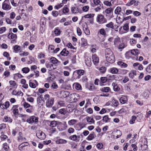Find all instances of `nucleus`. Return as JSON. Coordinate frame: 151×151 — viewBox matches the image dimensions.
Returning <instances> with one entry per match:
<instances>
[{
    "instance_id": "obj_27",
    "label": "nucleus",
    "mask_w": 151,
    "mask_h": 151,
    "mask_svg": "<svg viewBox=\"0 0 151 151\" xmlns=\"http://www.w3.org/2000/svg\"><path fill=\"white\" fill-rule=\"evenodd\" d=\"M116 78V76L114 75L109 76L108 78V80L109 82H111Z\"/></svg>"
},
{
    "instance_id": "obj_31",
    "label": "nucleus",
    "mask_w": 151,
    "mask_h": 151,
    "mask_svg": "<svg viewBox=\"0 0 151 151\" xmlns=\"http://www.w3.org/2000/svg\"><path fill=\"white\" fill-rule=\"evenodd\" d=\"M114 23L112 22H111L109 23L106 24V26L107 27L110 28L111 29H113L114 28Z\"/></svg>"
},
{
    "instance_id": "obj_44",
    "label": "nucleus",
    "mask_w": 151,
    "mask_h": 151,
    "mask_svg": "<svg viewBox=\"0 0 151 151\" xmlns=\"http://www.w3.org/2000/svg\"><path fill=\"white\" fill-rule=\"evenodd\" d=\"M137 2V1L135 0H131L129 3H128L126 4V5L128 6H130L131 5L134 4V5H136L135 3Z\"/></svg>"
},
{
    "instance_id": "obj_38",
    "label": "nucleus",
    "mask_w": 151,
    "mask_h": 151,
    "mask_svg": "<svg viewBox=\"0 0 151 151\" xmlns=\"http://www.w3.org/2000/svg\"><path fill=\"white\" fill-rule=\"evenodd\" d=\"M31 117L32 119V121H33V123L34 122H38V118L37 117L34 116H31Z\"/></svg>"
},
{
    "instance_id": "obj_22",
    "label": "nucleus",
    "mask_w": 151,
    "mask_h": 151,
    "mask_svg": "<svg viewBox=\"0 0 151 151\" xmlns=\"http://www.w3.org/2000/svg\"><path fill=\"white\" fill-rule=\"evenodd\" d=\"M69 138L70 139L76 142H78L79 141V139L77 138V136L76 135L71 136Z\"/></svg>"
},
{
    "instance_id": "obj_12",
    "label": "nucleus",
    "mask_w": 151,
    "mask_h": 151,
    "mask_svg": "<svg viewBox=\"0 0 151 151\" xmlns=\"http://www.w3.org/2000/svg\"><path fill=\"white\" fill-rule=\"evenodd\" d=\"M136 75V71L134 70L131 71L129 73V77L132 78H133L134 76Z\"/></svg>"
},
{
    "instance_id": "obj_41",
    "label": "nucleus",
    "mask_w": 151,
    "mask_h": 151,
    "mask_svg": "<svg viewBox=\"0 0 151 151\" xmlns=\"http://www.w3.org/2000/svg\"><path fill=\"white\" fill-rule=\"evenodd\" d=\"M100 80L102 83H105L107 81L108 79L106 77H103L101 78Z\"/></svg>"
},
{
    "instance_id": "obj_60",
    "label": "nucleus",
    "mask_w": 151,
    "mask_h": 151,
    "mask_svg": "<svg viewBox=\"0 0 151 151\" xmlns=\"http://www.w3.org/2000/svg\"><path fill=\"white\" fill-rule=\"evenodd\" d=\"M124 45L123 44H121L119 45L118 48L119 49H121L120 51H121L124 48Z\"/></svg>"
},
{
    "instance_id": "obj_10",
    "label": "nucleus",
    "mask_w": 151,
    "mask_h": 151,
    "mask_svg": "<svg viewBox=\"0 0 151 151\" xmlns=\"http://www.w3.org/2000/svg\"><path fill=\"white\" fill-rule=\"evenodd\" d=\"M60 94L62 98H65L68 96L69 92L68 91H60Z\"/></svg>"
},
{
    "instance_id": "obj_45",
    "label": "nucleus",
    "mask_w": 151,
    "mask_h": 151,
    "mask_svg": "<svg viewBox=\"0 0 151 151\" xmlns=\"http://www.w3.org/2000/svg\"><path fill=\"white\" fill-rule=\"evenodd\" d=\"M138 51L137 49H133L131 50V53L134 55H137L138 54Z\"/></svg>"
},
{
    "instance_id": "obj_42",
    "label": "nucleus",
    "mask_w": 151,
    "mask_h": 151,
    "mask_svg": "<svg viewBox=\"0 0 151 151\" xmlns=\"http://www.w3.org/2000/svg\"><path fill=\"white\" fill-rule=\"evenodd\" d=\"M3 55L7 58V59L10 60H11V58L9 57V55L8 52H4Z\"/></svg>"
},
{
    "instance_id": "obj_30",
    "label": "nucleus",
    "mask_w": 151,
    "mask_h": 151,
    "mask_svg": "<svg viewBox=\"0 0 151 151\" xmlns=\"http://www.w3.org/2000/svg\"><path fill=\"white\" fill-rule=\"evenodd\" d=\"M44 98L41 96L38 97L37 99V103L38 104H40L41 101H43Z\"/></svg>"
},
{
    "instance_id": "obj_11",
    "label": "nucleus",
    "mask_w": 151,
    "mask_h": 151,
    "mask_svg": "<svg viewBox=\"0 0 151 151\" xmlns=\"http://www.w3.org/2000/svg\"><path fill=\"white\" fill-rule=\"evenodd\" d=\"M8 38L9 39H14L13 41H14L17 38V36L16 34H14L12 33H9L8 36Z\"/></svg>"
},
{
    "instance_id": "obj_1",
    "label": "nucleus",
    "mask_w": 151,
    "mask_h": 151,
    "mask_svg": "<svg viewBox=\"0 0 151 151\" xmlns=\"http://www.w3.org/2000/svg\"><path fill=\"white\" fill-rule=\"evenodd\" d=\"M57 125H58V127H63V128H62L60 129V130H63L66 129L67 127L65 122H64L63 123H62L61 122H57L55 121H52L50 122V126L51 127H55Z\"/></svg>"
},
{
    "instance_id": "obj_43",
    "label": "nucleus",
    "mask_w": 151,
    "mask_h": 151,
    "mask_svg": "<svg viewBox=\"0 0 151 151\" xmlns=\"http://www.w3.org/2000/svg\"><path fill=\"white\" fill-rule=\"evenodd\" d=\"M111 1H109V0H106L104 2V4L107 6H111Z\"/></svg>"
},
{
    "instance_id": "obj_40",
    "label": "nucleus",
    "mask_w": 151,
    "mask_h": 151,
    "mask_svg": "<svg viewBox=\"0 0 151 151\" xmlns=\"http://www.w3.org/2000/svg\"><path fill=\"white\" fill-rule=\"evenodd\" d=\"M99 6L95 8L94 9V10L96 12H98L100 10H101V9L103 8V4H101V5H99Z\"/></svg>"
},
{
    "instance_id": "obj_62",
    "label": "nucleus",
    "mask_w": 151,
    "mask_h": 151,
    "mask_svg": "<svg viewBox=\"0 0 151 151\" xmlns=\"http://www.w3.org/2000/svg\"><path fill=\"white\" fill-rule=\"evenodd\" d=\"M77 32L78 35L79 36H80L82 34V32L81 29H80V28L78 27L77 28Z\"/></svg>"
},
{
    "instance_id": "obj_6",
    "label": "nucleus",
    "mask_w": 151,
    "mask_h": 151,
    "mask_svg": "<svg viewBox=\"0 0 151 151\" xmlns=\"http://www.w3.org/2000/svg\"><path fill=\"white\" fill-rule=\"evenodd\" d=\"M36 135L38 138L41 139H43L45 138V134L42 132L39 131L37 133Z\"/></svg>"
},
{
    "instance_id": "obj_39",
    "label": "nucleus",
    "mask_w": 151,
    "mask_h": 151,
    "mask_svg": "<svg viewBox=\"0 0 151 151\" xmlns=\"http://www.w3.org/2000/svg\"><path fill=\"white\" fill-rule=\"evenodd\" d=\"M121 11V8L120 7L118 6L115 9L114 12L116 14H119V13Z\"/></svg>"
},
{
    "instance_id": "obj_54",
    "label": "nucleus",
    "mask_w": 151,
    "mask_h": 151,
    "mask_svg": "<svg viewBox=\"0 0 151 151\" xmlns=\"http://www.w3.org/2000/svg\"><path fill=\"white\" fill-rule=\"evenodd\" d=\"M69 11L68 9L65 6L63 7V12L64 14L68 12Z\"/></svg>"
},
{
    "instance_id": "obj_28",
    "label": "nucleus",
    "mask_w": 151,
    "mask_h": 151,
    "mask_svg": "<svg viewBox=\"0 0 151 151\" xmlns=\"http://www.w3.org/2000/svg\"><path fill=\"white\" fill-rule=\"evenodd\" d=\"M77 122V120L76 119H71L68 122V124L70 125H73Z\"/></svg>"
},
{
    "instance_id": "obj_5",
    "label": "nucleus",
    "mask_w": 151,
    "mask_h": 151,
    "mask_svg": "<svg viewBox=\"0 0 151 151\" xmlns=\"http://www.w3.org/2000/svg\"><path fill=\"white\" fill-rule=\"evenodd\" d=\"M105 57L107 61L110 63H113L115 61V58L114 55L108 56L107 55Z\"/></svg>"
},
{
    "instance_id": "obj_19",
    "label": "nucleus",
    "mask_w": 151,
    "mask_h": 151,
    "mask_svg": "<svg viewBox=\"0 0 151 151\" xmlns=\"http://www.w3.org/2000/svg\"><path fill=\"white\" fill-rule=\"evenodd\" d=\"M69 53V51L65 48L60 53V54L63 56H67Z\"/></svg>"
},
{
    "instance_id": "obj_4",
    "label": "nucleus",
    "mask_w": 151,
    "mask_h": 151,
    "mask_svg": "<svg viewBox=\"0 0 151 151\" xmlns=\"http://www.w3.org/2000/svg\"><path fill=\"white\" fill-rule=\"evenodd\" d=\"M54 103V99L51 98L48 99L46 103V105L47 107L48 108L51 107Z\"/></svg>"
},
{
    "instance_id": "obj_29",
    "label": "nucleus",
    "mask_w": 151,
    "mask_h": 151,
    "mask_svg": "<svg viewBox=\"0 0 151 151\" xmlns=\"http://www.w3.org/2000/svg\"><path fill=\"white\" fill-rule=\"evenodd\" d=\"M58 144H65L67 142V141L65 139H60L56 141Z\"/></svg>"
},
{
    "instance_id": "obj_21",
    "label": "nucleus",
    "mask_w": 151,
    "mask_h": 151,
    "mask_svg": "<svg viewBox=\"0 0 151 151\" xmlns=\"http://www.w3.org/2000/svg\"><path fill=\"white\" fill-rule=\"evenodd\" d=\"M86 120L90 124H94L95 123V121L93 118H92L91 117H87L86 118Z\"/></svg>"
},
{
    "instance_id": "obj_36",
    "label": "nucleus",
    "mask_w": 151,
    "mask_h": 151,
    "mask_svg": "<svg viewBox=\"0 0 151 151\" xmlns=\"http://www.w3.org/2000/svg\"><path fill=\"white\" fill-rule=\"evenodd\" d=\"M22 70L23 72V73H27L29 71L30 69L28 67H25L23 68L22 69Z\"/></svg>"
},
{
    "instance_id": "obj_18",
    "label": "nucleus",
    "mask_w": 151,
    "mask_h": 151,
    "mask_svg": "<svg viewBox=\"0 0 151 151\" xmlns=\"http://www.w3.org/2000/svg\"><path fill=\"white\" fill-rule=\"evenodd\" d=\"M117 64L120 66L121 68H126L127 66V64L122 61L118 62Z\"/></svg>"
},
{
    "instance_id": "obj_49",
    "label": "nucleus",
    "mask_w": 151,
    "mask_h": 151,
    "mask_svg": "<svg viewBox=\"0 0 151 151\" xmlns=\"http://www.w3.org/2000/svg\"><path fill=\"white\" fill-rule=\"evenodd\" d=\"M136 119V117L135 116H132V119L129 121L130 123V124H133L134 123Z\"/></svg>"
},
{
    "instance_id": "obj_55",
    "label": "nucleus",
    "mask_w": 151,
    "mask_h": 151,
    "mask_svg": "<svg viewBox=\"0 0 151 151\" xmlns=\"http://www.w3.org/2000/svg\"><path fill=\"white\" fill-rule=\"evenodd\" d=\"M77 9L76 7H73L71 8V11L73 13H76L78 12Z\"/></svg>"
},
{
    "instance_id": "obj_61",
    "label": "nucleus",
    "mask_w": 151,
    "mask_h": 151,
    "mask_svg": "<svg viewBox=\"0 0 151 151\" xmlns=\"http://www.w3.org/2000/svg\"><path fill=\"white\" fill-rule=\"evenodd\" d=\"M4 149L6 151H7L9 148V146L7 145L6 143L4 144Z\"/></svg>"
},
{
    "instance_id": "obj_51",
    "label": "nucleus",
    "mask_w": 151,
    "mask_h": 151,
    "mask_svg": "<svg viewBox=\"0 0 151 151\" xmlns=\"http://www.w3.org/2000/svg\"><path fill=\"white\" fill-rule=\"evenodd\" d=\"M58 14V12L57 11H53L52 12V15L54 17H57Z\"/></svg>"
},
{
    "instance_id": "obj_26",
    "label": "nucleus",
    "mask_w": 151,
    "mask_h": 151,
    "mask_svg": "<svg viewBox=\"0 0 151 151\" xmlns=\"http://www.w3.org/2000/svg\"><path fill=\"white\" fill-rule=\"evenodd\" d=\"M110 90L109 87H104L100 89V91L103 92H108Z\"/></svg>"
},
{
    "instance_id": "obj_64",
    "label": "nucleus",
    "mask_w": 151,
    "mask_h": 151,
    "mask_svg": "<svg viewBox=\"0 0 151 151\" xmlns=\"http://www.w3.org/2000/svg\"><path fill=\"white\" fill-rule=\"evenodd\" d=\"M51 88L53 89H56L58 87V85L55 83H53L50 87Z\"/></svg>"
},
{
    "instance_id": "obj_20",
    "label": "nucleus",
    "mask_w": 151,
    "mask_h": 151,
    "mask_svg": "<svg viewBox=\"0 0 151 151\" xmlns=\"http://www.w3.org/2000/svg\"><path fill=\"white\" fill-rule=\"evenodd\" d=\"M91 1H93L94 3L93 6H95L97 5H101V4H103L100 0H91Z\"/></svg>"
},
{
    "instance_id": "obj_58",
    "label": "nucleus",
    "mask_w": 151,
    "mask_h": 151,
    "mask_svg": "<svg viewBox=\"0 0 151 151\" xmlns=\"http://www.w3.org/2000/svg\"><path fill=\"white\" fill-rule=\"evenodd\" d=\"M47 91V90L45 88H40L38 89L39 92L41 93H44L45 91Z\"/></svg>"
},
{
    "instance_id": "obj_53",
    "label": "nucleus",
    "mask_w": 151,
    "mask_h": 151,
    "mask_svg": "<svg viewBox=\"0 0 151 151\" xmlns=\"http://www.w3.org/2000/svg\"><path fill=\"white\" fill-rule=\"evenodd\" d=\"M63 5V3H61L55 6L54 7V8L56 9H58L59 8L62 7Z\"/></svg>"
},
{
    "instance_id": "obj_34",
    "label": "nucleus",
    "mask_w": 151,
    "mask_h": 151,
    "mask_svg": "<svg viewBox=\"0 0 151 151\" xmlns=\"http://www.w3.org/2000/svg\"><path fill=\"white\" fill-rule=\"evenodd\" d=\"M145 11L149 12L151 13V4H148L145 9Z\"/></svg>"
},
{
    "instance_id": "obj_48",
    "label": "nucleus",
    "mask_w": 151,
    "mask_h": 151,
    "mask_svg": "<svg viewBox=\"0 0 151 151\" xmlns=\"http://www.w3.org/2000/svg\"><path fill=\"white\" fill-rule=\"evenodd\" d=\"M109 119H110L108 117V116L106 115L103 117L102 120L105 122H107Z\"/></svg>"
},
{
    "instance_id": "obj_2",
    "label": "nucleus",
    "mask_w": 151,
    "mask_h": 151,
    "mask_svg": "<svg viewBox=\"0 0 151 151\" xmlns=\"http://www.w3.org/2000/svg\"><path fill=\"white\" fill-rule=\"evenodd\" d=\"M97 22L99 24H103L107 22V19L101 14H98L97 16Z\"/></svg>"
},
{
    "instance_id": "obj_37",
    "label": "nucleus",
    "mask_w": 151,
    "mask_h": 151,
    "mask_svg": "<svg viewBox=\"0 0 151 151\" xmlns=\"http://www.w3.org/2000/svg\"><path fill=\"white\" fill-rule=\"evenodd\" d=\"M59 112L61 114L65 115L66 113V111L65 109H61L59 110Z\"/></svg>"
},
{
    "instance_id": "obj_3",
    "label": "nucleus",
    "mask_w": 151,
    "mask_h": 151,
    "mask_svg": "<svg viewBox=\"0 0 151 151\" xmlns=\"http://www.w3.org/2000/svg\"><path fill=\"white\" fill-rule=\"evenodd\" d=\"M9 1V0H5L3 3L2 6V8L3 9L8 10L11 9V6L6 3H7Z\"/></svg>"
},
{
    "instance_id": "obj_50",
    "label": "nucleus",
    "mask_w": 151,
    "mask_h": 151,
    "mask_svg": "<svg viewBox=\"0 0 151 151\" xmlns=\"http://www.w3.org/2000/svg\"><path fill=\"white\" fill-rule=\"evenodd\" d=\"M100 34L103 35L105 36L106 35V32L104 29H101L99 30Z\"/></svg>"
},
{
    "instance_id": "obj_23",
    "label": "nucleus",
    "mask_w": 151,
    "mask_h": 151,
    "mask_svg": "<svg viewBox=\"0 0 151 151\" xmlns=\"http://www.w3.org/2000/svg\"><path fill=\"white\" fill-rule=\"evenodd\" d=\"M99 70L101 73L104 74L106 72V67L104 66H102L100 68Z\"/></svg>"
},
{
    "instance_id": "obj_24",
    "label": "nucleus",
    "mask_w": 151,
    "mask_h": 151,
    "mask_svg": "<svg viewBox=\"0 0 151 151\" xmlns=\"http://www.w3.org/2000/svg\"><path fill=\"white\" fill-rule=\"evenodd\" d=\"M127 100V98L125 96L122 97L119 99L120 102L122 104L125 103L126 102Z\"/></svg>"
},
{
    "instance_id": "obj_13",
    "label": "nucleus",
    "mask_w": 151,
    "mask_h": 151,
    "mask_svg": "<svg viewBox=\"0 0 151 151\" xmlns=\"http://www.w3.org/2000/svg\"><path fill=\"white\" fill-rule=\"evenodd\" d=\"M114 55L113 54V53L111 51L110 49L109 48H107L105 50V57H106L109 56H111L112 55Z\"/></svg>"
},
{
    "instance_id": "obj_8",
    "label": "nucleus",
    "mask_w": 151,
    "mask_h": 151,
    "mask_svg": "<svg viewBox=\"0 0 151 151\" xmlns=\"http://www.w3.org/2000/svg\"><path fill=\"white\" fill-rule=\"evenodd\" d=\"M19 105H18L13 106L12 108L13 110V113L14 115H16L18 114L19 111L18 108V107Z\"/></svg>"
},
{
    "instance_id": "obj_15",
    "label": "nucleus",
    "mask_w": 151,
    "mask_h": 151,
    "mask_svg": "<svg viewBox=\"0 0 151 151\" xmlns=\"http://www.w3.org/2000/svg\"><path fill=\"white\" fill-rule=\"evenodd\" d=\"M96 135H95L94 133L93 132H91L87 138L86 139L89 140H92L95 137H96Z\"/></svg>"
},
{
    "instance_id": "obj_46",
    "label": "nucleus",
    "mask_w": 151,
    "mask_h": 151,
    "mask_svg": "<svg viewBox=\"0 0 151 151\" xmlns=\"http://www.w3.org/2000/svg\"><path fill=\"white\" fill-rule=\"evenodd\" d=\"M76 73L78 75L82 76L83 74L84 71L83 70H76Z\"/></svg>"
},
{
    "instance_id": "obj_25",
    "label": "nucleus",
    "mask_w": 151,
    "mask_h": 151,
    "mask_svg": "<svg viewBox=\"0 0 151 151\" xmlns=\"http://www.w3.org/2000/svg\"><path fill=\"white\" fill-rule=\"evenodd\" d=\"M54 32L56 35L58 36L60 35L61 31H60L59 28L56 27L55 28Z\"/></svg>"
},
{
    "instance_id": "obj_16",
    "label": "nucleus",
    "mask_w": 151,
    "mask_h": 151,
    "mask_svg": "<svg viewBox=\"0 0 151 151\" xmlns=\"http://www.w3.org/2000/svg\"><path fill=\"white\" fill-rule=\"evenodd\" d=\"M50 62L53 64H57L60 62L55 58L52 57L50 58Z\"/></svg>"
},
{
    "instance_id": "obj_52",
    "label": "nucleus",
    "mask_w": 151,
    "mask_h": 151,
    "mask_svg": "<svg viewBox=\"0 0 151 151\" xmlns=\"http://www.w3.org/2000/svg\"><path fill=\"white\" fill-rule=\"evenodd\" d=\"M146 71L148 73H151V64H150L146 69Z\"/></svg>"
},
{
    "instance_id": "obj_56",
    "label": "nucleus",
    "mask_w": 151,
    "mask_h": 151,
    "mask_svg": "<svg viewBox=\"0 0 151 151\" xmlns=\"http://www.w3.org/2000/svg\"><path fill=\"white\" fill-rule=\"evenodd\" d=\"M131 19V16H130L127 17H124V18L123 19H122V20L120 22L121 23H122V22L124 21H126L127 20H128L129 19Z\"/></svg>"
},
{
    "instance_id": "obj_35",
    "label": "nucleus",
    "mask_w": 151,
    "mask_h": 151,
    "mask_svg": "<svg viewBox=\"0 0 151 151\" xmlns=\"http://www.w3.org/2000/svg\"><path fill=\"white\" fill-rule=\"evenodd\" d=\"M75 87L76 89L78 90H81V85L78 83H76L75 84Z\"/></svg>"
},
{
    "instance_id": "obj_9",
    "label": "nucleus",
    "mask_w": 151,
    "mask_h": 151,
    "mask_svg": "<svg viewBox=\"0 0 151 151\" xmlns=\"http://www.w3.org/2000/svg\"><path fill=\"white\" fill-rule=\"evenodd\" d=\"M113 9L111 7L106 9L105 10V12L107 14H112L110 17V18H112L113 16Z\"/></svg>"
},
{
    "instance_id": "obj_14",
    "label": "nucleus",
    "mask_w": 151,
    "mask_h": 151,
    "mask_svg": "<svg viewBox=\"0 0 151 151\" xmlns=\"http://www.w3.org/2000/svg\"><path fill=\"white\" fill-rule=\"evenodd\" d=\"M112 85L113 87L114 91H118L120 90V88L118 86L117 84L116 83L113 82L112 83Z\"/></svg>"
},
{
    "instance_id": "obj_59",
    "label": "nucleus",
    "mask_w": 151,
    "mask_h": 151,
    "mask_svg": "<svg viewBox=\"0 0 151 151\" xmlns=\"http://www.w3.org/2000/svg\"><path fill=\"white\" fill-rule=\"evenodd\" d=\"M6 27H3L0 28V34H1L4 32L6 30Z\"/></svg>"
},
{
    "instance_id": "obj_47",
    "label": "nucleus",
    "mask_w": 151,
    "mask_h": 151,
    "mask_svg": "<svg viewBox=\"0 0 151 151\" xmlns=\"http://www.w3.org/2000/svg\"><path fill=\"white\" fill-rule=\"evenodd\" d=\"M1 105H4V107H3V108H5L6 109H7L9 107V102H8V101H6L5 103V104L4 105V104H0V106Z\"/></svg>"
},
{
    "instance_id": "obj_57",
    "label": "nucleus",
    "mask_w": 151,
    "mask_h": 151,
    "mask_svg": "<svg viewBox=\"0 0 151 151\" xmlns=\"http://www.w3.org/2000/svg\"><path fill=\"white\" fill-rule=\"evenodd\" d=\"M93 14H86L84 16V17L86 18H89L90 19L91 18L93 17Z\"/></svg>"
},
{
    "instance_id": "obj_63",
    "label": "nucleus",
    "mask_w": 151,
    "mask_h": 151,
    "mask_svg": "<svg viewBox=\"0 0 151 151\" xmlns=\"http://www.w3.org/2000/svg\"><path fill=\"white\" fill-rule=\"evenodd\" d=\"M89 9V7L88 6H85L82 8V10L83 11L86 12H87Z\"/></svg>"
},
{
    "instance_id": "obj_7",
    "label": "nucleus",
    "mask_w": 151,
    "mask_h": 151,
    "mask_svg": "<svg viewBox=\"0 0 151 151\" xmlns=\"http://www.w3.org/2000/svg\"><path fill=\"white\" fill-rule=\"evenodd\" d=\"M92 59L94 64L95 65L97 64L99 62V58L96 55L94 54L92 56Z\"/></svg>"
},
{
    "instance_id": "obj_32",
    "label": "nucleus",
    "mask_w": 151,
    "mask_h": 151,
    "mask_svg": "<svg viewBox=\"0 0 151 151\" xmlns=\"http://www.w3.org/2000/svg\"><path fill=\"white\" fill-rule=\"evenodd\" d=\"M85 63L87 66L89 67H90L91 65V59H87L86 60Z\"/></svg>"
},
{
    "instance_id": "obj_33",
    "label": "nucleus",
    "mask_w": 151,
    "mask_h": 151,
    "mask_svg": "<svg viewBox=\"0 0 151 151\" xmlns=\"http://www.w3.org/2000/svg\"><path fill=\"white\" fill-rule=\"evenodd\" d=\"M3 120L4 122H11L12 121V119L10 118L7 116L4 117Z\"/></svg>"
},
{
    "instance_id": "obj_17",
    "label": "nucleus",
    "mask_w": 151,
    "mask_h": 151,
    "mask_svg": "<svg viewBox=\"0 0 151 151\" xmlns=\"http://www.w3.org/2000/svg\"><path fill=\"white\" fill-rule=\"evenodd\" d=\"M110 72L112 74L117 73L118 71V69L116 68L113 67L110 68Z\"/></svg>"
}]
</instances>
